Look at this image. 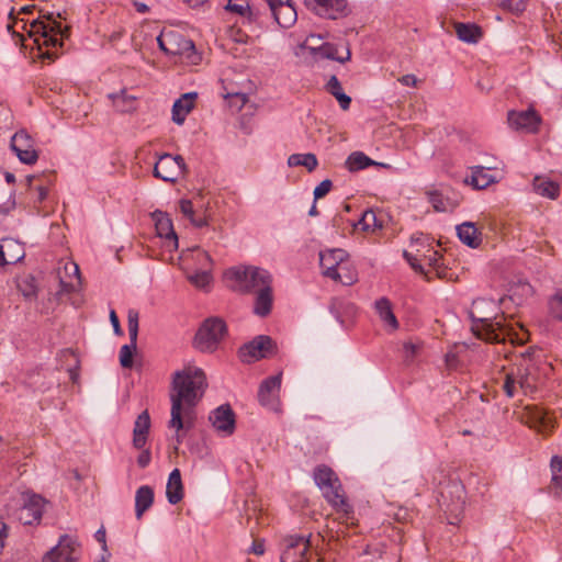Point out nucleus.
<instances>
[{
	"instance_id": "f257e3e1",
	"label": "nucleus",
	"mask_w": 562,
	"mask_h": 562,
	"mask_svg": "<svg viewBox=\"0 0 562 562\" xmlns=\"http://www.w3.org/2000/svg\"><path fill=\"white\" fill-rule=\"evenodd\" d=\"M206 386L205 373L200 368L186 367L173 373L172 390L175 393L170 394L171 418L168 427L177 430L176 439L178 443L182 441L181 430H188L193 426L191 420L192 408L203 396Z\"/></svg>"
},
{
	"instance_id": "f03ea898",
	"label": "nucleus",
	"mask_w": 562,
	"mask_h": 562,
	"mask_svg": "<svg viewBox=\"0 0 562 562\" xmlns=\"http://www.w3.org/2000/svg\"><path fill=\"white\" fill-rule=\"evenodd\" d=\"M487 307L495 308L493 300L477 299L473 301L470 317L472 319L473 334L488 342H505L522 345L528 339V331L522 325L508 322L504 314L502 315H487L484 310Z\"/></svg>"
},
{
	"instance_id": "7ed1b4c3",
	"label": "nucleus",
	"mask_w": 562,
	"mask_h": 562,
	"mask_svg": "<svg viewBox=\"0 0 562 562\" xmlns=\"http://www.w3.org/2000/svg\"><path fill=\"white\" fill-rule=\"evenodd\" d=\"M40 16L30 23V27L26 29L24 24L23 29L27 32L29 37L33 38V43L37 50V57L42 60L53 61L57 55L52 50L43 52V47H57L63 46V38L69 36V29L64 27L56 18L65 19L61 13L54 14V12L38 10Z\"/></svg>"
},
{
	"instance_id": "20e7f679",
	"label": "nucleus",
	"mask_w": 562,
	"mask_h": 562,
	"mask_svg": "<svg viewBox=\"0 0 562 562\" xmlns=\"http://www.w3.org/2000/svg\"><path fill=\"white\" fill-rule=\"evenodd\" d=\"M315 484L322 491L324 498L338 512L349 517L353 513L348 503L341 482L331 468L326 464L317 465L313 471Z\"/></svg>"
},
{
	"instance_id": "39448f33",
	"label": "nucleus",
	"mask_w": 562,
	"mask_h": 562,
	"mask_svg": "<svg viewBox=\"0 0 562 562\" xmlns=\"http://www.w3.org/2000/svg\"><path fill=\"white\" fill-rule=\"evenodd\" d=\"M229 288L239 293H255L260 288L271 284L268 271L254 266L232 267L225 272Z\"/></svg>"
},
{
	"instance_id": "423d86ee",
	"label": "nucleus",
	"mask_w": 562,
	"mask_h": 562,
	"mask_svg": "<svg viewBox=\"0 0 562 562\" xmlns=\"http://www.w3.org/2000/svg\"><path fill=\"white\" fill-rule=\"evenodd\" d=\"M227 335V325L220 316L205 318L193 338V346L201 352H214Z\"/></svg>"
},
{
	"instance_id": "0eeeda50",
	"label": "nucleus",
	"mask_w": 562,
	"mask_h": 562,
	"mask_svg": "<svg viewBox=\"0 0 562 562\" xmlns=\"http://www.w3.org/2000/svg\"><path fill=\"white\" fill-rule=\"evenodd\" d=\"M278 353V344L270 336L259 335L245 342L238 349V358L243 363L250 364L269 359Z\"/></svg>"
},
{
	"instance_id": "6e6552de",
	"label": "nucleus",
	"mask_w": 562,
	"mask_h": 562,
	"mask_svg": "<svg viewBox=\"0 0 562 562\" xmlns=\"http://www.w3.org/2000/svg\"><path fill=\"white\" fill-rule=\"evenodd\" d=\"M281 372L269 376L259 384L257 398L267 411L279 413L281 411Z\"/></svg>"
},
{
	"instance_id": "1a4fd4ad",
	"label": "nucleus",
	"mask_w": 562,
	"mask_h": 562,
	"mask_svg": "<svg viewBox=\"0 0 562 562\" xmlns=\"http://www.w3.org/2000/svg\"><path fill=\"white\" fill-rule=\"evenodd\" d=\"M186 170L187 166L182 156L165 153L159 156L153 173L154 177L162 181L176 182Z\"/></svg>"
},
{
	"instance_id": "9d476101",
	"label": "nucleus",
	"mask_w": 562,
	"mask_h": 562,
	"mask_svg": "<svg viewBox=\"0 0 562 562\" xmlns=\"http://www.w3.org/2000/svg\"><path fill=\"white\" fill-rule=\"evenodd\" d=\"M81 555L80 544L71 536L64 535L58 543L43 558V562H78Z\"/></svg>"
},
{
	"instance_id": "9b49d317",
	"label": "nucleus",
	"mask_w": 562,
	"mask_h": 562,
	"mask_svg": "<svg viewBox=\"0 0 562 562\" xmlns=\"http://www.w3.org/2000/svg\"><path fill=\"white\" fill-rule=\"evenodd\" d=\"M535 379L529 372V366L524 368L522 364H520L516 371L508 372L502 385L504 393L508 397L516 396L519 391L527 394L529 391H532Z\"/></svg>"
},
{
	"instance_id": "f8f14e48",
	"label": "nucleus",
	"mask_w": 562,
	"mask_h": 562,
	"mask_svg": "<svg viewBox=\"0 0 562 562\" xmlns=\"http://www.w3.org/2000/svg\"><path fill=\"white\" fill-rule=\"evenodd\" d=\"M305 3L314 14L323 19L338 20L351 13L347 0H305Z\"/></svg>"
},
{
	"instance_id": "ddd939ff",
	"label": "nucleus",
	"mask_w": 562,
	"mask_h": 562,
	"mask_svg": "<svg viewBox=\"0 0 562 562\" xmlns=\"http://www.w3.org/2000/svg\"><path fill=\"white\" fill-rule=\"evenodd\" d=\"M306 53H308L313 57L327 58L339 61L341 64L346 63L350 59V50L346 47V55L339 56L337 47L331 43H323L319 46H311L307 45V38L302 43H299L294 47V54L299 57H305Z\"/></svg>"
},
{
	"instance_id": "4468645a",
	"label": "nucleus",
	"mask_w": 562,
	"mask_h": 562,
	"mask_svg": "<svg viewBox=\"0 0 562 562\" xmlns=\"http://www.w3.org/2000/svg\"><path fill=\"white\" fill-rule=\"evenodd\" d=\"M138 317L139 316L137 311H128L127 327L130 335V344L122 346L120 349V364L126 369L133 367V356L137 348Z\"/></svg>"
},
{
	"instance_id": "2eb2a0df",
	"label": "nucleus",
	"mask_w": 562,
	"mask_h": 562,
	"mask_svg": "<svg viewBox=\"0 0 562 562\" xmlns=\"http://www.w3.org/2000/svg\"><path fill=\"white\" fill-rule=\"evenodd\" d=\"M10 146L21 162L34 165L37 161L38 154L34 148V142L25 131L16 132L11 138Z\"/></svg>"
},
{
	"instance_id": "dca6fc26",
	"label": "nucleus",
	"mask_w": 562,
	"mask_h": 562,
	"mask_svg": "<svg viewBox=\"0 0 562 562\" xmlns=\"http://www.w3.org/2000/svg\"><path fill=\"white\" fill-rule=\"evenodd\" d=\"M209 420L212 426L225 436H231L235 431V413L228 404H224L211 412Z\"/></svg>"
},
{
	"instance_id": "f3484780",
	"label": "nucleus",
	"mask_w": 562,
	"mask_h": 562,
	"mask_svg": "<svg viewBox=\"0 0 562 562\" xmlns=\"http://www.w3.org/2000/svg\"><path fill=\"white\" fill-rule=\"evenodd\" d=\"M508 123L515 130L536 133L541 123V117L533 109L520 112L510 111L508 112Z\"/></svg>"
},
{
	"instance_id": "a211bd4d",
	"label": "nucleus",
	"mask_w": 562,
	"mask_h": 562,
	"mask_svg": "<svg viewBox=\"0 0 562 562\" xmlns=\"http://www.w3.org/2000/svg\"><path fill=\"white\" fill-rule=\"evenodd\" d=\"M45 499L36 494L26 495L24 504L20 509L19 519L24 525L38 522L43 515Z\"/></svg>"
},
{
	"instance_id": "6ab92c4d",
	"label": "nucleus",
	"mask_w": 562,
	"mask_h": 562,
	"mask_svg": "<svg viewBox=\"0 0 562 562\" xmlns=\"http://www.w3.org/2000/svg\"><path fill=\"white\" fill-rule=\"evenodd\" d=\"M166 43L168 44L169 55L184 56L191 59L192 55L195 54L194 43L179 32L168 31V41Z\"/></svg>"
},
{
	"instance_id": "aec40b11",
	"label": "nucleus",
	"mask_w": 562,
	"mask_h": 562,
	"mask_svg": "<svg viewBox=\"0 0 562 562\" xmlns=\"http://www.w3.org/2000/svg\"><path fill=\"white\" fill-rule=\"evenodd\" d=\"M153 220L155 222V227L159 237L166 238L171 246L177 249L178 248V236L175 232L172 221L168 213L162 211H155L153 214Z\"/></svg>"
},
{
	"instance_id": "412c9836",
	"label": "nucleus",
	"mask_w": 562,
	"mask_h": 562,
	"mask_svg": "<svg viewBox=\"0 0 562 562\" xmlns=\"http://www.w3.org/2000/svg\"><path fill=\"white\" fill-rule=\"evenodd\" d=\"M348 257V254L340 248L327 249L319 252V265L323 274L330 278L336 268Z\"/></svg>"
},
{
	"instance_id": "4be33fe9",
	"label": "nucleus",
	"mask_w": 562,
	"mask_h": 562,
	"mask_svg": "<svg viewBox=\"0 0 562 562\" xmlns=\"http://www.w3.org/2000/svg\"><path fill=\"white\" fill-rule=\"evenodd\" d=\"M283 546H285L283 560L290 557H297L295 562H304V557L308 550L310 541L305 536H290L286 539H283Z\"/></svg>"
},
{
	"instance_id": "5701e85b",
	"label": "nucleus",
	"mask_w": 562,
	"mask_h": 562,
	"mask_svg": "<svg viewBox=\"0 0 562 562\" xmlns=\"http://www.w3.org/2000/svg\"><path fill=\"white\" fill-rule=\"evenodd\" d=\"M498 179L488 172L483 166L471 167V176L464 179V183L473 189L483 190L493 183H497Z\"/></svg>"
},
{
	"instance_id": "b1692460",
	"label": "nucleus",
	"mask_w": 562,
	"mask_h": 562,
	"mask_svg": "<svg viewBox=\"0 0 562 562\" xmlns=\"http://www.w3.org/2000/svg\"><path fill=\"white\" fill-rule=\"evenodd\" d=\"M195 92H188L182 94L172 105V121L181 125L183 124L187 115L193 110L194 108V100L196 98Z\"/></svg>"
},
{
	"instance_id": "393cba45",
	"label": "nucleus",
	"mask_w": 562,
	"mask_h": 562,
	"mask_svg": "<svg viewBox=\"0 0 562 562\" xmlns=\"http://www.w3.org/2000/svg\"><path fill=\"white\" fill-rule=\"evenodd\" d=\"M150 428V416L147 411L142 412L134 424L133 446L136 449H143L147 441V435Z\"/></svg>"
},
{
	"instance_id": "a878e982",
	"label": "nucleus",
	"mask_w": 562,
	"mask_h": 562,
	"mask_svg": "<svg viewBox=\"0 0 562 562\" xmlns=\"http://www.w3.org/2000/svg\"><path fill=\"white\" fill-rule=\"evenodd\" d=\"M166 496L170 504L176 505L183 498V485L181 480V473L179 469H173L169 474Z\"/></svg>"
},
{
	"instance_id": "bb28decb",
	"label": "nucleus",
	"mask_w": 562,
	"mask_h": 562,
	"mask_svg": "<svg viewBox=\"0 0 562 562\" xmlns=\"http://www.w3.org/2000/svg\"><path fill=\"white\" fill-rule=\"evenodd\" d=\"M459 239L471 248H477L481 243V233L472 222H464L456 227Z\"/></svg>"
},
{
	"instance_id": "cd10ccee",
	"label": "nucleus",
	"mask_w": 562,
	"mask_h": 562,
	"mask_svg": "<svg viewBox=\"0 0 562 562\" xmlns=\"http://www.w3.org/2000/svg\"><path fill=\"white\" fill-rule=\"evenodd\" d=\"M330 279L344 285H352L358 281V272L350 261L349 256L336 268Z\"/></svg>"
},
{
	"instance_id": "c85d7f7f",
	"label": "nucleus",
	"mask_w": 562,
	"mask_h": 562,
	"mask_svg": "<svg viewBox=\"0 0 562 562\" xmlns=\"http://www.w3.org/2000/svg\"><path fill=\"white\" fill-rule=\"evenodd\" d=\"M256 293L254 313L260 317L270 314L272 307V290L271 284L260 288Z\"/></svg>"
},
{
	"instance_id": "c756f323",
	"label": "nucleus",
	"mask_w": 562,
	"mask_h": 562,
	"mask_svg": "<svg viewBox=\"0 0 562 562\" xmlns=\"http://www.w3.org/2000/svg\"><path fill=\"white\" fill-rule=\"evenodd\" d=\"M154 503V490L149 485H143L137 488L135 494V514L139 519Z\"/></svg>"
},
{
	"instance_id": "7c9ffc66",
	"label": "nucleus",
	"mask_w": 562,
	"mask_h": 562,
	"mask_svg": "<svg viewBox=\"0 0 562 562\" xmlns=\"http://www.w3.org/2000/svg\"><path fill=\"white\" fill-rule=\"evenodd\" d=\"M532 188L537 194L551 200H555L560 194V186L546 177H535Z\"/></svg>"
},
{
	"instance_id": "2f4dec72",
	"label": "nucleus",
	"mask_w": 562,
	"mask_h": 562,
	"mask_svg": "<svg viewBox=\"0 0 562 562\" xmlns=\"http://www.w3.org/2000/svg\"><path fill=\"white\" fill-rule=\"evenodd\" d=\"M527 424L529 427L536 428L543 434L553 427L552 418L549 414L538 407H535L529 412Z\"/></svg>"
},
{
	"instance_id": "473e14b6",
	"label": "nucleus",
	"mask_w": 562,
	"mask_h": 562,
	"mask_svg": "<svg viewBox=\"0 0 562 562\" xmlns=\"http://www.w3.org/2000/svg\"><path fill=\"white\" fill-rule=\"evenodd\" d=\"M345 166L350 172H356L370 166H384V164L372 160L362 151H353L346 159Z\"/></svg>"
},
{
	"instance_id": "72a5a7b5",
	"label": "nucleus",
	"mask_w": 562,
	"mask_h": 562,
	"mask_svg": "<svg viewBox=\"0 0 562 562\" xmlns=\"http://www.w3.org/2000/svg\"><path fill=\"white\" fill-rule=\"evenodd\" d=\"M375 310L381 321L390 326L392 330L398 328V322L392 311L391 302L386 297H381L375 302Z\"/></svg>"
},
{
	"instance_id": "f704fd0d",
	"label": "nucleus",
	"mask_w": 562,
	"mask_h": 562,
	"mask_svg": "<svg viewBox=\"0 0 562 562\" xmlns=\"http://www.w3.org/2000/svg\"><path fill=\"white\" fill-rule=\"evenodd\" d=\"M456 33L459 40L465 43H476L481 36V29L475 24L456 23Z\"/></svg>"
},
{
	"instance_id": "c9c22d12",
	"label": "nucleus",
	"mask_w": 562,
	"mask_h": 562,
	"mask_svg": "<svg viewBox=\"0 0 562 562\" xmlns=\"http://www.w3.org/2000/svg\"><path fill=\"white\" fill-rule=\"evenodd\" d=\"M109 98L113 102V106L121 113H128L135 110L136 98L126 93L122 90L119 93L109 94Z\"/></svg>"
},
{
	"instance_id": "e433bc0d",
	"label": "nucleus",
	"mask_w": 562,
	"mask_h": 562,
	"mask_svg": "<svg viewBox=\"0 0 562 562\" xmlns=\"http://www.w3.org/2000/svg\"><path fill=\"white\" fill-rule=\"evenodd\" d=\"M288 165L290 167L303 166L307 171H313L317 165V158L314 154H293L288 158Z\"/></svg>"
},
{
	"instance_id": "4c0bfd02",
	"label": "nucleus",
	"mask_w": 562,
	"mask_h": 562,
	"mask_svg": "<svg viewBox=\"0 0 562 562\" xmlns=\"http://www.w3.org/2000/svg\"><path fill=\"white\" fill-rule=\"evenodd\" d=\"M223 97L227 101L228 106L235 111L241 110L248 101L246 93L234 90L226 91Z\"/></svg>"
},
{
	"instance_id": "58836bf2",
	"label": "nucleus",
	"mask_w": 562,
	"mask_h": 562,
	"mask_svg": "<svg viewBox=\"0 0 562 562\" xmlns=\"http://www.w3.org/2000/svg\"><path fill=\"white\" fill-rule=\"evenodd\" d=\"M297 20L295 7L291 0L283 1V29L293 25Z\"/></svg>"
},
{
	"instance_id": "ea45409f",
	"label": "nucleus",
	"mask_w": 562,
	"mask_h": 562,
	"mask_svg": "<svg viewBox=\"0 0 562 562\" xmlns=\"http://www.w3.org/2000/svg\"><path fill=\"white\" fill-rule=\"evenodd\" d=\"M549 311L553 318L562 322V291H558L549 300Z\"/></svg>"
},
{
	"instance_id": "a19ab883",
	"label": "nucleus",
	"mask_w": 562,
	"mask_h": 562,
	"mask_svg": "<svg viewBox=\"0 0 562 562\" xmlns=\"http://www.w3.org/2000/svg\"><path fill=\"white\" fill-rule=\"evenodd\" d=\"M188 279L195 286L203 289L211 282L212 276L207 269H202L193 274H190Z\"/></svg>"
},
{
	"instance_id": "79ce46f5",
	"label": "nucleus",
	"mask_w": 562,
	"mask_h": 562,
	"mask_svg": "<svg viewBox=\"0 0 562 562\" xmlns=\"http://www.w3.org/2000/svg\"><path fill=\"white\" fill-rule=\"evenodd\" d=\"M329 308L337 319H339L342 310L350 314L355 311V306L351 303L345 302L340 299H333Z\"/></svg>"
},
{
	"instance_id": "37998d69",
	"label": "nucleus",
	"mask_w": 562,
	"mask_h": 562,
	"mask_svg": "<svg viewBox=\"0 0 562 562\" xmlns=\"http://www.w3.org/2000/svg\"><path fill=\"white\" fill-rule=\"evenodd\" d=\"M359 225L363 231H368L374 227H382V224H378L375 213L372 210L363 212L362 217L359 221Z\"/></svg>"
},
{
	"instance_id": "c03bdc74",
	"label": "nucleus",
	"mask_w": 562,
	"mask_h": 562,
	"mask_svg": "<svg viewBox=\"0 0 562 562\" xmlns=\"http://www.w3.org/2000/svg\"><path fill=\"white\" fill-rule=\"evenodd\" d=\"M429 202L432 207L438 212L448 211V200L443 198V195L438 191L429 192Z\"/></svg>"
},
{
	"instance_id": "a18cd8bd",
	"label": "nucleus",
	"mask_w": 562,
	"mask_h": 562,
	"mask_svg": "<svg viewBox=\"0 0 562 562\" xmlns=\"http://www.w3.org/2000/svg\"><path fill=\"white\" fill-rule=\"evenodd\" d=\"M226 10L245 15L249 11V4L247 0H228Z\"/></svg>"
},
{
	"instance_id": "49530a36",
	"label": "nucleus",
	"mask_w": 562,
	"mask_h": 562,
	"mask_svg": "<svg viewBox=\"0 0 562 562\" xmlns=\"http://www.w3.org/2000/svg\"><path fill=\"white\" fill-rule=\"evenodd\" d=\"M11 248H15L20 250V243L14 239L7 238L3 239L0 244V266H7L5 250H11Z\"/></svg>"
},
{
	"instance_id": "de8ad7c7",
	"label": "nucleus",
	"mask_w": 562,
	"mask_h": 562,
	"mask_svg": "<svg viewBox=\"0 0 562 562\" xmlns=\"http://www.w3.org/2000/svg\"><path fill=\"white\" fill-rule=\"evenodd\" d=\"M502 5L515 14H519L526 9V2L524 0H504Z\"/></svg>"
},
{
	"instance_id": "09e8293b",
	"label": "nucleus",
	"mask_w": 562,
	"mask_h": 562,
	"mask_svg": "<svg viewBox=\"0 0 562 562\" xmlns=\"http://www.w3.org/2000/svg\"><path fill=\"white\" fill-rule=\"evenodd\" d=\"M192 251L196 255V260L202 269L212 267V258L206 251L202 250L200 247H194Z\"/></svg>"
},
{
	"instance_id": "8fccbe9b",
	"label": "nucleus",
	"mask_w": 562,
	"mask_h": 562,
	"mask_svg": "<svg viewBox=\"0 0 562 562\" xmlns=\"http://www.w3.org/2000/svg\"><path fill=\"white\" fill-rule=\"evenodd\" d=\"M333 188V182L329 179L323 180L315 189H314V200H318L324 198Z\"/></svg>"
},
{
	"instance_id": "3c124183",
	"label": "nucleus",
	"mask_w": 562,
	"mask_h": 562,
	"mask_svg": "<svg viewBox=\"0 0 562 562\" xmlns=\"http://www.w3.org/2000/svg\"><path fill=\"white\" fill-rule=\"evenodd\" d=\"M25 256L24 248L20 244V250L15 248H11V250H5V258L8 265H13L19 262L21 259H23Z\"/></svg>"
},
{
	"instance_id": "603ef678",
	"label": "nucleus",
	"mask_w": 562,
	"mask_h": 562,
	"mask_svg": "<svg viewBox=\"0 0 562 562\" xmlns=\"http://www.w3.org/2000/svg\"><path fill=\"white\" fill-rule=\"evenodd\" d=\"M403 257L416 272L426 274L423 266L419 263L418 259L413 254L404 250Z\"/></svg>"
},
{
	"instance_id": "864d4df0",
	"label": "nucleus",
	"mask_w": 562,
	"mask_h": 562,
	"mask_svg": "<svg viewBox=\"0 0 562 562\" xmlns=\"http://www.w3.org/2000/svg\"><path fill=\"white\" fill-rule=\"evenodd\" d=\"M419 350V345L414 342H405L404 344V357L406 362H412L417 351Z\"/></svg>"
},
{
	"instance_id": "5fc2aeb1",
	"label": "nucleus",
	"mask_w": 562,
	"mask_h": 562,
	"mask_svg": "<svg viewBox=\"0 0 562 562\" xmlns=\"http://www.w3.org/2000/svg\"><path fill=\"white\" fill-rule=\"evenodd\" d=\"M271 11V15L277 24H280L279 10L281 8V0H262Z\"/></svg>"
},
{
	"instance_id": "6e6d98bb",
	"label": "nucleus",
	"mask_w": 562,
	"mask_h": 562,
	"mask_svg": "<svg viewBox=\"0 0 562 562\" xmlns=\"http://www.w3.org/2000/svg\"><path fill=\"white\" fill-rule=\"evenodd\" d=\"M181 213L187 216L189 220L195 216V212L193 210L192 202L190 200L182 199L179 202Z\"/></svg>"
},
{
	"instance_id": "4d7b16f0",
	"label": "nucleus",
	"mask_w": 562,
	"mask_h": 562,
	"mask_svg": "<svg viewBox=\"0 0 562 562\" xmlns=\"http://www.w3.org/2000/svg\"><path fill=\"white\" fill-rule=\"evenodd\" d=\"M326 89L331 95H335L338 92L342 91V87L336 76L330 77L326 85Z\"/></svg>"
},
{
	"instance_id": "13d9d810",
	"label": "nucleus",
	"mask_w": 562,
	"mask_h": 562,
	"mask_svg": "<svg viewBox=\"0 0 562 562\" xmlns=\"http://www.w3.org/2000/svg\"><path fill=\"white\" fill-rule=\"evenodd\" d=\"M151 460V453L149 449H143L139 456L137 457V464L139 468L145 469L148 467Z\"/></svg>"
},
{
	"instance_id": "bf43d9fd",
	"label": "nucleus",
	"mask_w": 562,
	"mask_h": 562,
	"mask_svg": "<svg viewBox=\"0 0 562 562\" xmlns=\"http://www.w3.org/2000/svg\"><path fill=\"white\" fill-rule=\"evenodd\" d=\"M342 110H348L351 103V98L347 95L344 91L338 92L334 95Z\"/></svg>"
},
{
	"instance_id": "052dcab7",
	"label": "nucleus",
	"mask_w": 562,
	"mask_h": 562,
	"mask_svg": "<svg viewBox=\"0 0 562 562\" xmlns=\"http://www.w3.org/2000/svg\"><path fill=\"white\" fill-rule=\"evenodd\" d=\"M110 322L113 326V330H114L115 335H119V336L123 335V330L121 328L119 317L114 310L110 311Z\"/></svg>"
},
{
	"instance_id": "680f3d73",
	"label": "nucleus",
	"mask_w": 562,
	"mask_h": 562,
	"mask_svg": "<svg viewBox=\"0 0 562 562\" xmlns=\"http://www.w3.org/2000/svg\"><path fill=\"white\" fill-rule=\"evenodd\" d=\"M168 41V32H161L160 35L157 37V43L159 48L167 55H169V48L168 44L166 43Z\"/></svg>"
},
{
	"instance_id": "e2e57ef3",
	"label": "nucleus",
	"mask_w": 562,
	"mask_h": 562,
	"mask_svg": "<svg viewBox=\"0 0 562 562\" xmlns=\"http://www.w3.org/2000/svg\"><path fill=\"white\" fill-rule=\"evenodd\" d=\"M249 552H251V553H254V554H256V555H261V554H263V552H265V544H263V541H262V540H259V539L255 540V541L252 542V546H251V548H250V551H249Z\"/></svg>"
},
{
	"instance_id": "0e129e2a",
	"label": "nucleus",
	"mask_w": 562,
	"mask_h": 562,
	"mask_svg": "<svg viewBox=\"0 0 562 562\" xmlns=\"http://www.w3.org/2000/svg\"><path fill=\"white\" fill-rule=\"evenodd\" d=\"M94 538L98 542H100L102 544V549L104 551L108 550V547H106V540H105V530L104 528H100L99 530H97L95 535H94Z\"/></svg>"
},
{
	"instance_id": "69168bd1",
	"label": "nucleus",
	"mask_w": 562,
	"mask_h": 562,
	"mask_svg": "<svg viewBox=\"0 0 562 562\" xmlns=\"http://www.w3.org/2000/svg\"><path fill=\"white\" fill-rule=\"evenodd\" d=\"M398 81L404 85V86H416L417 83V78L414 76V75H405V76H402Z\"/></svg>"
},
{
	"instance_id": "338daca9",
	"label": "nucleus",
	"mask_w": 562,
	"mask_h": 562,
	"mask_svg": "<svg viewBox=\"0 0 562 562\" xmlns=\"http://www.w3.org/2000/svg\"><path fill=\"white\" fill-rule=\"evenodd\" d=\"M551 469H552V474L562 472V458L557 457V456L553 457L551 460Z\"/></svg>"
},
{
	"instance_id": "774afa93",
	"label": "nucleus",
	"mask_w": 562,
	"mask_h": 562,
	"mask_svg": "<svg viewBox=\"0 0 562 562\" xmlns=\"http://www.w3.org/2000/svg\"><path fill=\"white\" fill-rule=\"evenodd\" d=\"M408 518V510L406 508H398L396 513H394V519L404 522Z\"/></svg>"
}]
</instances>
